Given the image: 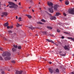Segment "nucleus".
I'll return each mask as SVG.
<instances>
[{"mask_svg": "<svg viewBox=\"0 0 74 74\" xmlns=\"http://www.w3.org/2000/svg\"><path fill=\"white\" fill-rule=\"evenodd\" d=\"M3 38L4 40H5V41H7V38Z\"/></svg>", "mask_w": 74, "mask_h": 74, "instance_id": "obj_36", "label": "nucleus"}, {"mask_svg": "<svg viewBox=\"0 0 74 74\" xmlns=\"http://www.w3.org/2000/svg\"><path fill=\"white\" fill-rule=\"evenodd\" d=\"M11 54L8 51L3 52L2 55L3 57H5L4 58L5 60H10L11 57L10 56H11Z\"/></svg>", "mask_w": 74, "mask_h": 74, "instance_id": "obj_1", "label": "nucleus"}, {"mask_svg": "<svg viewBox=\"0 0 74 74\" xmlns=\"http://www.w3.org/2000/svg\"><path fill=\"white\" fill-rule=\"evenodd\" d=\"M57 31L58 32V33L60 32V30H59L58 29H57Z\"/></svg>", "mask_w": 74, "mask_h": 74, "instance_id": "obj_34", "label": "nucleus"}, {"mask_svg": "<svg viewBox=\"0 0 74 74\" xmlns=\"http://www.w3.org/2000/svg\"><path fill=\"white\" fill-rule=\"evenodd\" d=\"M64 15V16H66V13H64L63 14Z\"/></svg>", "mask_w": 74, "mask_h": 74, "instance_id": "obj_38", "label": "nucleus"}, {"mask_svg": "<svg viewBox=\"0 0 74 74\" xmlns=\"http://www.w3.org/2000/svg\"><path fill=\"white\" fill-rule=\"evenodd\" d=\"M56 73H58L59 72V69H57L56 70Z\"/></svg>", "mask_w": 74, "mask_h": 74, "instance_id": "obj_23", "label": "nucleus"}, {"mask_svg": "<svg viewBox=\"0 0 74 74\" xmlns=\"http://www.w3.org/2000/svg\"><path fill=\"white\" fill-rule=\"evenodd\" d=\"M23 74H26V71H24L23 72Z\"/></svg>", "mask_w": 74, "mask_h": 74, "instance_id": "obj_41", "label": "nucleus"}, {"mask_svg": "<svg viewBox=\"0 0 74 74\" xmlns=\"http://www.w3.org/2000/svg\"><path fill=\"white\" fill-rule=\"evenodd\" d=\"M21 2H19V3L18 4H19V5H21Z\"/></svg>", "mask_w": 74, "mask_h": 74, "instance_id": "obj_49", "label": "nucleus"}, {"mask_svg": "<svg viewBox=\"0 0 74 74\" xmlns=\"http://www.w3.org/2000/svg\"><path fill=\"white\" fill-rule=\"evenodd\" d=\"M65 4L66 5H69V1L66 0L65 1Z\"/></svg>", "mask_w": 74, "mask_h": 74, "instance_id": "obj_15", "label": "nucleus"}, {"mask_svg": "<svg viewBox=\"0 0 74 74\" xmlns=\"http://www.w3.org/2000/svg\"><path fill=\"white\" fill-rule=\"evenodd\" d=\"M42 33L44 34H45V35H47V34H47V32L44 31L42 32Z\"/></svg>", "mask_w": 74, "mask_h": 74, "instance_id": "obj_26", "label": "nucleus"}, {"mask_svg": "<svg viewBox=\"0 0 74 74\" xmlns=\"http://www.w3.org/2000/svg\"><path fill=\"white\" fill-rule=\"evenodd\" d=\"M49 63V64H52V62H48Z\"/></svg>", "mask_w": 74, "mask_h": 74, "instance_id": "obj_46", "label": "nucleus"}, {"mask_svg": "<svg viewBox=\"0 0 74 74\" xmlns=\"http://www.w3.org/2000/svg\"><path fill=\"white\" fill-rule=\"evenodd\" d=\"M60 67L61 68H62L63 69H64V68H63V66H60Z\"/></svg>", "mask_w": 74, "mask_h": 74, "instance_id": "obj_51", "label": "nucleus"}, {"mask_svg": "<svg viewBox=\"0 0 74 74\" xmlns=\"http://www.w3.org/2000/svg\"><path fill=\"white\" fill-rule=\"evenodd\" d=\"M8 32L9 33H12V31L11 30H9L8 31Z\"/></svg>", "mask_w": 74, "mask_h": 74, "instance_id": "obj_33", "label": "nucleus"}, {"mask_svg": "<svg viewBox=\"0 0 74 74\" xmlns=\"http://www.w3.org/2000/svg\"><path fill=\"white\" fill-rule=\"evenodd\" d=\"M25 15L26 16H28V15H29L26 14Z\"/></svg>", "mask_w": 74, "mask_h": 74, "instance_id": "obj_61", "label": "nucleus"}, {"mask_svg": "<svg viewBox=\"0 0 74 74\" xmlns=\"http://www.w3.org/2000/svg\"><path fill=\"white\" fill-rule=\"evenodd\" d=\"M68 12L69 14H72V15H74V8H71L69 9L68 10Z\"/></svg>", "mask_w": 74, "mask_h": 74, "instance_id": "obj_3", "label": "nucleus"}, {"mask_svg": "<svg viewBox=\"0 0 74 74\" xmlns=\"http://www.w3.org/2000/svg\"><path fill=\"white\" fill-rule=\"evenodd\" d=\"M30 3H33V1H32V0H31L30 1Z\"/></svg>", "mask_w": 74, "mask_h": 74, "instance_id": "obj_44", "label": "nucleus"}, {"mask_svg": "<svg viewBox=\"0 0 74 74\" xmlns=\"http://www.w3.org/2000/svg\"><path fill=\"white\" fill-rule=\"evenodd\" d=\"M1 16L2 17H3L4 16V15L3 14V15H1Z\"/></svg>", "mask_w": 74, "mask_h": 74, "instance_id": "obj_52", "label": "nucleus"}, {"mask_svg": "<svg viewBox=\"0 0 74 74\" xmlns=\"http://www.w3.org/2000/svg\"><path fill=\"white\" fill-rule=\"evenodd\" d=\"M8 3L9 4L7 6V7L10 5L9 8H14V10H16L17 8L18 7V5H15V3L12 2H8Z\"/></svg>", "mask_w": 74, "mask_h": 74, "instance_id": "obj_2", "label": "nucleus"}, {"mask_svg": "<svg viewBox=\"0 0 74 74\" xmlns=\"http://www.w3.org/2000/svg\"><path fill=\"white\" fill-rule=\"evenodd\" d=\"M42 58V57H40V59H41Z\"/></svg>", "mask_w": 74, "mask_h": 74, "instance_id": "obj_63", "label": "nucleus"}, {"mask_svg": "<svg viewBox=\"0 0 74 74\" xmlns=\"http://www.w3.org/2000/svg\"><path fill=\"white\" fill-rule=\"evenodd\" d=\"M0 36L1 37H2V36H1V35H0Z\"/></svg>", "mask_w": 74, "mask_h": 74, "instance_id": "obj_62", "label": "nucleus"}, {"mask_svg": "<svg viewBox=\"0 0 74 74\" xmlns=\"http://www.w3.org/2000/svg\"><path fill=\"white\" fill-rule=\"evenodd\" d=\"M68 39H71L72 41H74V38H72L68 37Z\"/></svg>", "mask_w": 74, "mask_h": 74, "instance_id": "obj_21", "label": "nucleus"}, {"mask_svg": "<svg viewBox=\"0 0 74 74\" xmlns=\"http://www.w3.org/2000/svg\"><path fill=\"white\" fill-rule=\"evenodd\" d=\"M29 29H31V30H33V29H34V27H33V26H31V27H28Z\"/></svg>", "mask_w": 74, "mask_h": 74, "instance_id": "obj_14", "label": "nucleus"}, {"mask_svg": "<svg viewBox=\"0 0 74 74\" xmlns=\"http://www.w3.org/2000/svg\"><path fill=\"white\" fill-rule=\"evenodd\" d=\"M58 5H54V9L55 11H57L58 10Z\"/></svg>", "mask_w": 74, "mask_h": 74, "instance_id": "obj_8", "label": "nucleus"}, {"mask_svg": "<svg viewBox=\"0 0 74 74\" xmlns=\"http://www.w3.org/2000/svg\"><path fill=\"white\" fill-rule=\"evenodd\" d=\"M30 8H31V6H30L29 7V9H30Z\"/></svg>", "mask_w": 74, "mask_h": 74, "instance_id": "obj_64", "label": "nucleus"}, {"mask_svg": "<svg viewBox=\"0 0 74 74\" xmlns=\"http://www.w3.org/2000/svg\"><path fill=\"white\" fill-rule=\"evenodd\" d=\"M35 28H36V29H40V30H41V28L39 27H36Z\"/></svg>", "mask_w": 74, "mask_h": 74, "instance_id": "obj_31", "label": "nucleus"}, {"mask_svg": "<svg viewBox=\"0 0 74 74\" xmlns=\"http://www.w3.org/2000/svg\"><path fill=\"white\" fill-rule=\"evenodd\" d=\"M12 50L13 52H15L16 51V49L14 48H13Z\"/></svg>", "mask_w": 74, "mask_h": 74, "instance_id": "obj_18", "label": "nucleus"}, {"mask_svg": "<svg viewBox=\"0 0 74 74\" xmlns=\"http://www.w3.org/2000/svg\"><path fill=\"white\" fill-rule=\"evenodd\" d=\"M12 63H15V60H12L11 61Z\"/></svg>", "mask_w": 74, "mask_h": 74, "instance_id": "obj_30", "label": "nucleus"}, {"mask_svg": "<svg viewBox=\"0 0 74 74\" xmlns=\"http://www.w3.org/2000/svg\"><path fill=\"white\" fill-rule=\"evenodd\" d=\"M47 5L49 6H52L53 5V3L50 2H47Z\"/></svg>", "mask_w": 74, "mask_h": 74, "instance_id": "obj_10", "label": "nucleus"}, {"mask_svg": "<svg viewBox=\"0 0 74 74\" xmlns=\"http://www.w3.org/2000/svg\"><path fill=\"white\" fill-rule=\"evenodd\" d=\"M62 71V72H63V73H65V71Z\"/></svg>", "mask_w": 74, "mask_h": 74, "instance_id": "obj_55", "label": "nucleus"}, {"mask_svg": "<svg viewBox=\"0 0 74 74\" xmlns=\"http://www.w3.org/2000/svg\"><path fill=\"white\" fill-rule=\"evenodd\" d=\"M19 20H22V18L21 17H19L18 18Z\"/></svg>", "mask_w": 74, "mask_h": 74, "instance_id": "obj_42", "label": "nucleus"}, {"mask_svg": "<svg viewBox=\"0 0 74 74\" xmlns=\"http://www.w3.org/2000/svg\"><path fill=\"white\" fill-rule=\"evenodd\" d=\"M53 8V6H52L51 7L49 8H48V11L51 13L53 12V9H52Z\"/></svg>", "mask_w": 74, "mask_h": 74, "instance_id": "obj_4", "label": "nucleus"}, {"mask_svg": "<svg viewBox=\"0 0 74 74\" xmlns=\"http://www.w3.org/2000/svg\"><path fill=\"white\" fill-rule=\"evenodd\" d=\"M46 13H47V14H49V13L48 12H46Z\"/></svg>", "mask_w": 74, "mask_h": 74, "instance_id": "obj_57", "label": "nucleus"}, {"mask_svg": "<svg viewBox=\"0 0 74 74\" xmlns=\"http://www.w3.org/2000/svg\"><path fill=\"white\" fill-rule=\"evenodd\" d=\"M56 17L54 16H51L50 17V19L52 21V20H56Z\"/></svg>", "mask_w": 74, "mask_h": 74, "instance_id": "obj_9", "label": "nucleus"}, {"mask_svg": "<svg viewBox=\"0 0 74 74\" xmlns=\"http://www.w3.org/2000/svg\"><path fill=\"white\" fill-rule=\"evenodd\" d=\"M0 50H1V51H3V49L1 47H0Z\"/></svg>", "mask_w": 74, "mask_h": 74, "instance_id": "obj_39", "label": "nucleus"}, {"mask_svg": "<svg viewBox=\"0 0 74 74\" xmlns=\"http://www.w3.org/2000/svg\"><path fill=\"white\" fill-rule=\"evenodd\" d=\"M13 28V26L12 25L10 27V29H12Z\"/></svg>", "mask_w": 74, "mask_h": 74, "instance_id": "obj_37", "label": "nucleus"}, {"mask_svg": "<svg viewBox=\"0 0 74 74\" xmlns=\"http://www.w3.org/2000/svg\"><path fill=\"white\" fill-rule=\"evenodd\" d=\"M32 12H34V10H33V9L32 10Z\"/></svg>", "mask_w": 74, "mask_h": 74, "instance_id": "obj_56", "label": "nucleus"}, {"mask_svg": "<svg viewBox=\"0 0 74 74\" xmlns=\"http://www.w3.org/2000/svg\"><path fill=\"white\" fill-rule=\"evenodd\" d=\"M62 38V39H63L64 38V36H62L61 37Z\"/></svg>", "mask_w": 74, "mask_h": 74, "instance_id": "obj_48", "label": "nucleus"}, {"mask_svg": "<svg viewBox=\"0 0 74 74\" xmlns=\"http://www.w3.org/2000/svg\"><path fill=\"white\" fill-rule=\"evenodd\" d=\"M64 48L65 50L70 51V49H69L70 48V46H69V45H68L67 46L65 45L64 47Z\"/></svg>", "mask_w": 74, "mask_h": 74, "instance_id": "obj_5", "label": "nucleus"}, {"mask_svg": "<svg viewBox=\"0 0 74 74\" xmlns=\"http://www.w3.org/2000/svg\"><path fill=\"white\" fill-rule=\"evenodd\" d=\"M22 20H20L18 21L19 22H20V21H22Z\"/></svg>", "mask_w": 74, "mask_h": 74, "instance_id": "obj_54", "label": "nucleus"}, {"mask_svg": "<svg viewBox=\"0 0 74 74\" xmlns=\"http://www.w3.org/2000/svg\"><path fill=\"white\" fill-rule=\"evenodd\" d=\"M8 22H7V23H5L4 25H3V26H5V27H7V26H8Z\"/></svg>", "mask_w": 74, "mask_h": 74, "instance_id": "obj_12", "label": "nucleus"}, {"mask_svg": "<svg viewBox=\"0 0 74 74\" xmlns=\"http://www.w3.org/2000/svg\"><path fill=\"white\" fill-rule=\"evenodd\" d=\"M59 15H60V13L59 12H57L56 14V16H59Z\"/></svg>", "mask_w": 74, "mask_h": 74, "instance_id": "obj_19", "label": "nucleus"}, {"mask_svg": "<svg viewBox=\"0 0 74 74\" xmlns=\"http://www.w3.org/2000/svg\"><path fill=\"white\" fill-rule=\"evenodd\" d=\"M2 14L5 16H7L8 14L6 12H4L2 13Z\"/></svg>", "mask_w": 74, "mask_h": 74, "instance_id": "obj_17", "label": "nucleus"}, {"mask_svg": "<svg viewBox=\"0 0 74 74\" xmlns=\"http://www.w3.org/2000/svg\"><path fill=\"white\" fill-rule=\"evenodd\" d=\"M49 70L50 73H51V74H52V73H53V70H52L51 68H49Z\"/></svg>", "mask_w": 74, "mask_h": 74, "instance_id": "obj_13", "label": "nucleus"}, {"mask_svg": "<svg viewBox=\"0 0 74 74\" xmlns=\"http://www.w3.org/2000/svg\"><path fill=\"white\" fill-rule=\"evenodd\" d=\"M71 74H74V72H72L71 73Z\"/></svg>", "mask_w": 74, "mask_h": 74, "instance_id": "obj_53", "label": "nucleus"}, {"mask_svg": "<svg viewBox=\"0 0 74 74\" xmlns=\"http://www.w3.org/2000/svg\"><path fill=\"white\" fill-rule=\"evenodd\" d=\"M22 26V25H20L19 23H17V25H16V27H19L20 26Z\"/></svg>", "mask_w": 74, "mask_h": 74, "instance_id": "obj_16", "label": "nucleus"}, {"mask_svg": "<svg viewBox=\"0 0 74 74\" xmlns=\"http://www.w3.org/2000/svg\"><path fill=\"white\" fill-rule=\"evenodd\" d=\"M37 24H40L41 25H42V23L41 22H37Z\"/></svg>", "mask_w": 74, "mask_h": 74, "instance_id": "obj_25", "label": "nucleus"}, {"mask_svg": "<svg viewBox=\"0 0 74 74\" xmlns=\"http://www.w3.org/2000/svg\"><path fill=\"white\" fill-rule=\"evenodd\" d=\"M59 53L61 56H66V53L64 54L62 51H60Z\"/></svg>", "mask_w": 74, "mask_h": 74, "instance_id": "obj_7", "label": "nucleus"}, {"mask_svg": "<svg viewBox=\"0 0 74 74\" xmlns=\"http://www.w3.org/2000/svg\"><path fill=\"white\" fill-rule=\"evenodd\" d=\"M58 45H61V42H60L58 40Z\"/></svg>", "mask_w": 74, "mask_h": 74, "instance_id": "obj_28", "label": "nucleus"}, {"mask_svg": "<svg viewBox=\"0 0 74 74\" xmlns=\"http://www.w3.org/2000/svg\"><path fill=\"white\" fill-rule=\"evenodd\" d=\"M64 33H65V34H70V33L68 32H64Z\"/></svg>", "mask_w": 74, "mask_h": 74, "instance_id": "obj_24", "label": "nucleus"}, {"mask_svg": "<svg viewBox=\"0 0 74 74\" xmlns=\"http://www.w3.org/2000/svg\"><path fill=\"white\" fill-rule=\"evenodd\" d=\"M14 36H16V33H14L13 34Z\"/></svg>", "mask_w": 74, "mask_h": 74, "instance_id": "obj_47", "label": "nucleus"}, {"mask_svg": "<svg viewBox=\"0 0 74 74\" xmlns=\"http://www.w3.org/2000/svg\"><path fill=\"white\" fill-rule=\"evenodd\" d=\"M0 60H3V58L2 57L0 56Z\"/></svg>", "mask_w": 74, "mask_h": 74, "instance_id": "obj_40", "label": "nucleus"}, {"mask_svg": "<svg viewBox=\"0 0 74 74\" xmlns=\"http://www.w3.org/2000/svg\"><path fill=\"white\" fill-rule=\"evenodd\" d=\"M2 74H4V71H2Z\"/></svg>", "mask_w": 74, "mask_h": 74, "instance_id": "obj_45", "label": "nucleus"}, {"mask_svg": "<svg viewBox=\"0 0 74 74\" xmlns=\"http://www.w3.org/2000/svg\"><path fill=\"white\" fill-rule=\"evenodd\" d=\"M7 28L8 29H10V26H7Z\"/></svg>", "mask_w": 74, "mask_h": 74, "instance_id": "obj_43", "label": "nucleus"}, {"mask_svg": "<svg viewBox=\"0 0 74 74\" xmlns=\"http://www.w3.org/2000/svg\"><path fill=\"white\" fill-rule=\"evenodd\" d=\"M51 36H52V37H55L52 34H49Z\"/></svg>", "mask_w": 74, "mask_h": 74, "instance_id": "obj_35", "label": "nucleus"}, {"mask_svg": "<svg viewBox=\"0 0 74 74\" xmlns=\"http://www.w3.org/2000/svg\"><path fill=\"white\" fill-rule=\"evenodd\" d=\"M43 59H44V60H45V61H46V60H46L45 59H44V58H43Z\"/></svg>", "mask_w": 74, "mask_h": 74, "instance_id": "obj_60", "label": "nucleus"}, {"mask_svg": "<svg viewBox=\"0 0 74 74\" xmlns=\"http://www.w3.org/2000/svg\"><path fill=\"white\" fill-rule=\"evenodd\" d=\"M1 71H3V70L2 69H1Z\"/></svg>", "mask_w": 74, "mask_h": 74, "instance_id": "obj_59", "label": "nucleus"}, {"mask_svg": "<svg viewBox=\"0 0 74 74\" xmlns=\"http://www.w3.org/2000/svg\"><path fill=\"white\" fill-rule=\"evenodd\" d=\"M41 21L42 22H46V21H45V20H44L43 19H42Z\"/></svg>", "mask_w": 74, "mask_h": 74, "instance_id": "obj_29", "label": "nucleus"}, {"mask_svg": "<svg viewBox=\"0 0 74 74\" xmlns=\"http://www.w3.org/2000/svg\"><path fill=\"white\" fill-rule=\"evenodd\" d=\"M16 19H18V16H16Z\"/></svg>", "mask_w": 74, "mask_h": 74, "instance_id": "obj_58", "label": "nucleus"}, {"mask_svg": "<svg viewBox=\"0 0 74 74\" xmlns=\"http://www.w3.org/2000/svg\"><path fill=\"white\" fill-rule=\"evenodd\" d=\"M46 40H47V41L48 42H52V43H54V42H53V41L51 40H50L48 39H46Z\"/></svg>", "mask_w": 74, "mask_h": 74, "instance_id": "obj_11", "label": "nucleus"}, {"mask_svg": "<svg viewBox=\"0 0 74 74\" xmlns=\"http://www.w3.org/2000/svg\"><path fill=\"white\" fill-rule=\"evenodd\" d=\"M13 47L14 48H18V46L17 45H14Z\"/></svg>", "mask_w": 74, "mask_h": 74, "instance_id": "obj_20", "label": "nucleus"}, {"mask_svg": "<svg viewBox=\"0 0 74 74\" xmlns=\"http://www.w3.org/2000/svg\"><path fill=\"white\" fill-rule=\"evenodd\" d=\"M47 27L48 29H52V27H49L48 26H47Z\"/></svg>", "mask_w": 74, "mask_h": 74, "instance_id": "obj_22", "label": "nucleus"}, {"mask_svg": "<svg viewBox=\"0 0 74 74\" xmlns=\"http://www.w3.org/2000/svg\"><path fill=\"white\" fill-rule=\"evenodd\" d=\"M18 49H21V46H19L18 47Z\"/></svg>", "mask_w": 74, "mask_h": 74, "instance_id": "obj_32", "label": "nucleus"}, {"mask_svg": "<svg viewBox=\"0 0 74 74\" xmlns=\"http://www.w3.org/2000/svg\"><path fill=\"white\" fill-rule=\"evenodd\" d=\"M28 17L29 19H31L32 18V17L31 16L29 15H28Z\"/></svg>", "mask_w": 74, "mask_h": 74, "instance_id": "obj_27", "label": "nucleus"}, {"mask_svg": "<svg viewBox=\"0 0 74 74\" xmlns=\"http://www.w3.org/2000/svg\"><path fill=\"white\" fill-rule=\"evenodd\" d=\"M23 72V71H18L16 70L15 71V74H22Z\"/></svg>", "mask_w": 74, "mask_h": 74, "instance_id": "obj_6", "label": "nucleus"}, {"mask_svg": "<svg viewBox=\"0 0 74 74\" xmlns=\"http://www.w3.org/2000/svg\"><path fill=\"white\" fill-rule=\"evenodd\" d=\"M54 44H55V45H57V46H58V45H57L56 44V43H54Z\"/></svg>", "mask_w": 74, "mask_h": 74, "instance_id": "obj_50", "label": "nucleus"}]
</instances>
